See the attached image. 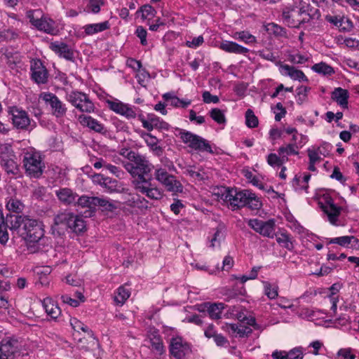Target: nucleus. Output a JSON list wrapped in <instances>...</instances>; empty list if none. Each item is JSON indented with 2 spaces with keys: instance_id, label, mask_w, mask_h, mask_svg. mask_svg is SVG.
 Segmentation results:
<instances>
[{
  "instance_id": "59",
  "label": "nucleus",
  "mask_w": 359,
  "mask_h": 359,
  "mask_svg": "<svg viewBox=\"0 0 359 359\" xmlns=\"http://www.w3.org/2000/svg\"><path fill=\"white\" fill-rule=\"evenodd\" d=\"M292 184L296 191L304 190L307 192L309 188L308 184L302 183V181L297 176H295L294 178Z\"/></svg>"
},
{
  "instance_id": "22",
  "label": "nucleus",
  "mask_w": 359,
  "mask_h": 359,
  "mask_svg": "<svg viewBox=\"0 0 359 359\" xmlns=\"http://www.w3.org/2000/svg\"><path fill=\"white\" fill-rule=\"evenodd\" d=\"M58 200L65 205H76L78 194L69 188H60L55 191Z\"/></svg>"
},
{
  "instance_id": "18",
  "label": "nucleus",
  "mask_w": 359,
  "mask_h": 359,
  "mask_svg": "<svg viewBox=\"0 0 359 359\" xmlns=\"http://www.w3.org/2000/svg\"><path fill=\"white\" fill-rule=\"evenodd\" d=\"M1 353L7 359H13L19 351L18 341L11 338L3 339L0 342Z\"/></svg>"
},
{
  "instance_id": "3",
  "label": "nucleus",
  "mask_w": 359,
  "mask_h": 359,
  "mask_svg": "<svg viewBox=\"0 0 359 359\" xmlns=\"http://www.w3.org/2000/svg\"><path fill=\"white\" fill-rule=\"evenodd\" d=\"M70 229L76 233H80L86 230V222L83 218L69 211H64L57 214L53 219L51 226L52 233L55 236H61L65 231Z\"/></svg>"
},
{
  "instance_id": "21",
  "label": "nucleus",
  "mask_w": 359,
  "mask_h": 359,
  "mask_svg": "<svg viewBox=\"0 0 359 359\" xmlns=\"http://www.w3.org/2000/svg\"><path fill=\"white\" fill-rule=\"evenodd\" d=\"M320 204L322 210L327 216L329 222L332 224L335 225L341 213V207L335 205L332 200L326 201L325 204Z\"/></svg>"
},
{
  "instance_id": "15",
  "label": "nucleus",
  "mask_w": 359,
  "mask_h": 359,
  "mask_svg": "<svg viewBox=\"0 0 359 359\" xmlns=\"http://www.w3.org/2000/svg\"><path fill=\"white\" fill-rule=\"evenodd\" d=\"M31 76L37 84H44L48 81V73L42 62L39 60H32L30 65Z\"/></svg>"
},
{
  "instance_id": "44",
  "label": "nucleus",
  "mask_w": 359,
  "mask_h": 359,
  "mask_svg": "<svg viewBox=\"0 0 359 359\" xmlns=\"http://www.w3.org/2000/svg\"><path fill=\"white\" fill-rule=\"evenodd\" d=\"M276 241L279 245L289 250H292L293 249V244L290 240V238L286 233H281L279 236H277Z\"/></svg>"
},
{
  "instance_id": "38",
  "label": "nucleus",
  "mask_w": 359,
  "mask_h": 359,
  "mask_svg": "<svg viewBox=\"0 0 359 359\" xmlns=\"http://www.w3.org/2000/svg\"><path fill=\"white\" fill-rule=\"evenodd\" d=\"M130 292L124 287H119L114 296V301L117 304L123 305L130 297Z\"/></svg>"
},
{
  "instance_id": "50",
  "label": "nucleus",
  "mask_w": 359,
  "mask_h": 359,
  "mask_svg": "<svg viewBox=\"0 0 359 359\" xmlns=\"http://www.w3.org/2000/svg\"><path fill=\"white\" fill-rule=\"evenodd\" d=\"M285 161L283 160V157L280 156H278L276 154H270L267 156V163L271 166H280Z\"/></svg>"
},
{
  "instance_id": "45",
  "label": "nucleus",
  "mask_w": 359,
  "mask_h": 359,
  "mask_svg": "<svg viewBox=\"0 0 359 359\" xmlns=\"http://www.w3.org/2000/svg\"><path fill=\"white\" fill-rule=\"evenodd\" d=\"M234 37L244 41L246 43H252L256 42L255 36L245 31L236 32Z\"/></svg>"
},
{
  "instance_id": "37",
  "label": "nucleus",
  "mask_w": 359,
  "mask_h": 359,
  "mask_svg": "<svg viewBox=\"0 0 359 359\" xmlns=\"http://www.w3.org/2000/svg\"><path fill=\"white\" fill-rule=\"evenodd\" d=\"M353 241L355 243H358V239L353 236H344L341 237H336L331 238L329 243L338 244L341 246L345 247Z\"/></svg>"
},
{
  "instance_id": "19",
  "label": "nucleus",
  "mask_w": 359,
  "mask_h": 359,
  "mask_svg": "<svg viewBox=\"0 0 359 359\" xmlns=\"http://www.w3.org/2000/svg\"><path fill=\"white\" fill-rule=\"evenodd\" d=\"M49 48L60 57L69 61H74V50L67 43L61 41H54L50 43Z\"/></svg>"
},
{
  "instance_id": "39",
  "label": "nucleus",
  "mask_w": 359,
  "mask_h": 359,
  "mask_svg": "<svg viewBox=\"0 0 359 359\" xmlns=\"http://www.w3.org/2000/svg\"><path fill=\"white\" fill-rule=\"evenodd\" d=\"M146 140L147 145L150 149L155 154V155L159 156L163 154V149L161 147L158 145V140L154 135H151L149 138Z\"/></svg>"
},
{
  "instance_id": "53",
  "label": "nucleus",
  "mask_w": 359,
  "mask_h": 359,
  "mask_svg": "<svg viewBox=\"0 0 359 359\" xmlns=\"http://www.w3.org/2000/svg\"><path fill=\"white\" fill-rule=\"evenodd\" d=\"M135 34L140 39L141 44L142 46L147 45V30L142 26H139L137 27Z\"/></svg>"
},
{
  "instance_id": "12",
  "label": "nucleus",
  "mask_w": 359,
  "mask_h": 359,
  "mask_svg": "<svg viewBox=\"0 0 359 359\" xmlns=\"http://www.w3.org/2000/svg\"><path fill=\"white\" fill-rule=\"evenodd\" d=\"M285 23L290 27H299L309 19V14L302 8H285L282 13Z\"/></svg>"
},
{
  "instance_id": "10",
  "label": "nucleus",
  "mask_w": 359,
  "mask_h": 359,
  "mask_svg": "<svg viewBox=\"0 0 359 359\" xmlns=\"http://www.w3.org/2000/svg\"><path fill=\"white\" fill-rule=\"evenodd\" d=\"M154 177L161 184H162L168 191L175 194L182 193L183 186L176 177L169 174L165 169L163 168H156L154 172Z\"/></svg>"
},
{
  "instance_id": "61",
  "label": "nucleus",
  "mask_w": 359,
  "mask_h": 359,
  "mask_svg": "<svg viewBox=\"0 0 359 359\" xmlns=\"http://www.w3.org/2000/svg\"><path fill=\"white\" fill-rule=\"evenodd\" d=\"M268 30H271L275 35L280 36H284L286 33L283 28L274 23L269 25Z\"/></svg>"
},
{
  "instance_id": "2",
  "label": "nucleus",
  "mask_w": 359,
  "mask_h": 359,
  "mask_svg": "<svg viewBox=\"0 0 359 359\" xmlns=\"http://www.w3.org/2000/svg\"><path fill=\"white\" fill-rule=\"evenodd\" d=\"M221 198L229 203L232 210L248 207L252 210H258L262 206L259 198L249 190L238 191L236 189H224Z\"/></svg>"
},
{
  "instance_id": "64",
  "label": "nucleus",
  "mask_w": 359,
  "mask_h": 359,
  "mask_svg": "<svg viewBox=\"0 0 359 359\" xmlns=\"http://www.w3.org/2000/svg\"><path fill=\"white\" fill-rule=\"evenodd\" d=\"M307 152L310 162L316 163L321 161V157L319 156L318 151L309 149Z\"/></svg>"
},
{
  "instance_id": "58",
  "label": "nucleus",
  "mask_w": 359,
  "mask_h": 359,
  "mask_svg": "<svg viewBox=\"0 0 359 359\" xmlns=\"http://www.w3.org/2000/svg\"><path fill=\"white\" fill-rule=\"evenodd\" d=\"M126 65L135 72H139L142 67V63L140 61L131 57L127 60Z\"/></svg>"
},
{
  "instance_id": "56",
  "label": "nucleus",
  "mask_w": 359,
  "mask_h": 359,
  "mask_svg": "<svg viewBox=\"0 0 359 359\" xmlns=\"http://www.w3.org/2000/svg\"><path fill=\"white\" fill-rule=\"evenodd\" d=\"M149 202L144 197L140 196L137 194L135 197V208L140 209H147L149 208Z\"/></svg>"
},
{
  "instance_id": "47",
  "label": "nucleus",
  "mask_w": 359,
  "mask_h": 359,
  "mask_svg": "<svg viewBox=\"0 0 359 359\" xmlns=\"http://www.w3.org/2000/svg\"><path fill=\"white\" fill-rule=\"evenodd\" d=\"M225 235L224 231H222V229L217 228L216 231L214 233L212 238L210 241V246L212 248H215L216 246H219L221 241L224 239Z\"/></svg>"
},
{
  "instance_id": "29",
  "label": "nucleus",
  "mask_w": 359,
  "mask_h": 359,
  "mask_svg": "<svg viewBox=\"0 0 359 359\" xmlns=\"http://www.w3.org/2000/svg\"><path fill=\"white\" fill-rule=\"evenodd\" d=\"M15 158H8L5 161H1L0 164L7 174L13 175L15 177L20 176V170L18 164L15 161Z\"/></svg>"
},
{
  "instance_id": "40",
  "label": "nucleus",
  "mask_w": 359,
  "mask_h": 359,
  "mask_svg": "<svg viewBox=\"0 0 359 359\" xmlns=\"http://www.w3.org/2000/svg\"><path fill=\"white\" fill-rule=\"evenodd\" d=\"M6 208L9 211L14 212H21L23 210V204L16 198H10L6 203Z\"/></svg>"
},
{
  "instance_id": "51",
  "label": "nucleus",
  "mask_w": 359,
  "mask_h": 359,
  "mask_svg": "<svg viewBox=\"0 0 359 359\" xmlns=\"http://www.w3.org/2000/svg\"><path fill=\"white\" fill-rule=\"evenodd\" d=\"M107 104L112 111L114 112L122 114L124 109L126 108V104L121 102H114V101H107Z\"/></svg>"
},
{
  "instance_id": "62",
  "label": "nucleus",
  "mask_w": 359,
  "mask_h": 359,
  "mask_svg": "<svg viewBox=\"0 0 359 359\" xmlns=\"http://www.w3.org/2000/svg\"><path fill=\"white\" fill-rule=\"evenodd\" d=\"M203 37L198 36V37L194 38L191 41H187L186 42L187 46L189 48H197L203 43Z\"/></svg>"
},
{
  "instance_id": "16",
  "label": "nucleus",
  "mask_w": 359,
  "mask_h": 359,
  "mask_svg": "<svg viewBox=\"0 0 359 359\" xmlns=\"http://www.w3.org/2000/svg\"><path fill=\"white\" fill-rule=\"evenodd\" d=\"M191 351L189 344L181 337L172 338L170 344V353L176 359H183Z\"/></svg>"
},
{
  "instance_id": "49",
  "label": "nucleus",
  "mask_w": 359,
  "mask_h": 359,
  "mask_svg": "<svg viewBox=\"0 0 359 359\" xmlns=\"http://www.w3.org/2000/svg\"><path fill=\"white\" fill-rule=\"evenodd\" d=\"M265 294L271 299H273L278 297V287L272 286L269 283L264 282Z\"/></svg>"
},
{
  "instance_id": "48",
  "label": "nucleus",
  "mask_w": 359,
  "mask_h": 359,
  "mask_svg": "<svg viewBox=\"0 0 359 359\" xmlns=\"http://www.w3.org/2000/svg\"><path fill=\"white\" fill-rule=\"evenodd\" d=\"M150 343L152 350L157 351L159 354L163 352V342L159 336H154L153 338H151Z\"/></svg>"
},
{
  "instance_id": "8",
  "label": "nucleus",
  "mask_w": 359,
  "mask_h": 359,
  "mask_svg": "<svg viewBox=\"0 0 359 359\" xmlns=\"http://www.w3.org/2000/svg\"><path fill=\"white\" fill-rule=\"evenodd\" d=\"M179 136L182 141L195 151L213 154L214 151L208 140L185 130H180Z\"/></svg>"
},
{
  "instance_id": "36",
  "label": "nucleus",
  "mask_w": 359,
  "mask_h": 359,
  "mask_svg": "<svg viewBox=\"0 0 359 359\" xmlns=\"http://www.w3.org/2000/svg\"><path fill=\"white\" fill-rule=\"evenodd\" d=\"M15 158L12 146L10 144H2L0 145V162L5 161L8 158Z\"/></svg>"
},
{
  "instance_id": "27",
  "label": "nucleus",
  "mask_w": 359,
  "mask_h": 359,
  "mask_svg": "<svg viewBox=\"0 0 359 359\" xmlns=\"http://www.w3.org/2000/svg\"><path fill=\"white\" fill-rule=\"evenodd\" d=\"M224 329L232 334H237L240 337H248L252 332L250 327L241 324H226Z\"/></svg>"
},
{
  "instance_id": "20",
  "label": "nucleus",
  "mask_w": 359,
  "mask_h": 359,
  "mask_svg": "<svg viewBox=\"0 0 359 359\" xmlns=\"http://www.w3.org/2000/svg\"><path fill=\"white\" fill-rule=\"evenodd\" d=\"M78 120L81 126L88 128L90 130L100 134H106L107 133V128L104 126L98 121L97 119L90 116L80 115Z\"/></svg>"
},
{
  "instance_id": "31",
  "label": "nucleus",
  "mask_w": 359,
  "mask_h": 359,
  "mask_svg": "<svg viewBox=\"0 0 359 359\" xmlns=\"http://www.w3.org/2000/svg\"><path fill=\"white\" fill-rule=\"evenodd\" d=\"M95 203L96 207L97 206L100 208L101 210L103 212H112L118 208L116 202L111 200H109L104 197H97Z\"/></svg>"
},
{
  "instance_id": "5",
  "label": "nucleus",
  "mask_w": 359,
  "mask_h": 359,
  "mask_svg": "<svg viewBox=\"0 0 359 359\" xmlns=\"http://www.w3.org/2000/svg\"><path fill=\"white\" fill-rule=\"evenodd\" d=\"M124 168L133 180H142L151 172L153 165L145 156L137 153L133 154L130 161L124 163Z\"/></svg>"
},
{
  "instance_id": "32",
  "label": "nucleus",
  "mask_w": 359,
  "mask_h": 359,
  "mask_svg": "<svg viewBox=\"0 0 359 359\" xmlns=\"http://www.w3.org/2000/svg\"><path fill=\"white\" fill-rule=\"evenodd\" d=\"M96 196H81L80 197L78 196L76 201V205L81 208H88L90 209L91 213L95 212L96 208Z\"/></svg>"
},
{
  "instance_id": "60",
  "label": "nucleus",
  "mask_w": 359,
  "mask_h": 359,
  "mask_svg": "<svg viewBox=\"0 0 359 359\" xmlns=\"http://www.w3.org/2000/svg\"><path fill=\"white\" fill-rule=\"evenodd\" d=\"M104 168L108 170L111 174L116 175L118 177H120L123 174V170L118 167H116V165H111L107 162L105 163Z\"/></svg>"
},
{
  "instance_id": "34",
  "label": "nucleus",
  "mask_w": 359,
  "mask_h": 359,
  "mask_svg": "<svg viewBox=\"0 0 359 359\" xmlns=\"http://www.w3.org/2000/svg\"><path fill=\"white\" fill-rule=\"evenodd\" d=\"M8 227V226L4 219L3 212L0 210V243L2 245H6L9 238Z\"/></svg>"
},
{
  "instance_id": "13",
  "label": "nucleus",
  "mask_w": 359,
  "mask_h": 359,
  "mask_svg": "<svg viewBox=\"0 0 359 359\" xmlns=\"http://www.w3.org/2000/svg\"><path fill=\"white\" fill-rule=\"evenodd\" d=\"M39 97L50 106L51 114L56 118H63L66 115L67 109L65 104L54 93L43 92Z\"/></svg>"
},
{
  "instance_id": "7",
  "label": "nucleus",
  "mask_w": 359,
  "mask_h": 359,
  "mask_svg": "<svg viewBox=\"0 0 359 359\" xmlns=\"http://www.w3.org/2000/svg\"><path fill=\"white\" fill-rule=\"evenodd\" d=\"M179 136L182 141L195 151L213 154L214 151L208 140L185 130H180Z\"/></svg>"
},
{
  "instance_id": "25",
  "label": "nucleus",
  "mask_w": 359,
  "mask_h": 359,
  "mask_svg": "<svg viewBox=\"0 0 359 359\" xmlns=\"http://www.w3.org/2000/svg\"><path fill=\"white\" fill-rule=\"evenodd\" d=\"M219 48L225 52L235 54H245L249 51L248 48L230 41H224L221 43Z\"/></svg>"
},
{
  "instance_id": "1",
  "label": "nucleus",
  "mask_w": 359,
  "mask_h": 359,
  "mask_svg": "<svg viewBox=\"0 0 359 359\" xmlns=\"http://www.w3.org/2000/svg\"><path fill=\"white\" fill-rule=\"evenodd\" d=\"M14 228H19L20 236L26 241L27 249L31 253L38 252L40 248L36 245L44 236L42 223L28 216L16 218Z\"/></svg>"
},
{
  "instance_id": "24",
  "label": "nucleus",
  "mask_w": 359,
  "mask_h": 359,
  "mask_svg": "<svg viewBox=\"0 0 359 359\" xmlns=\"http://www.w3.org/2000/svg\"><path fill=\"white\" fill-rule=\"evenodd\" d=\"M102 184L103 188L109 193H126L128 191V189L123 187L121 182L108 177L102 182Z\"/></svg>"
},
{
  "instance_id": "4",
  "label": "nucleus",
  "mask_w": 359,
  "mask_h": 359,
  "mask_svg": "<svg viewBox=\"0 0 359 359\" xmlns=\"http://www.w3.org/2000/svg\"><path fill=\"white\" fill-rule=\"evenodd\" d=\"M23 167L30 177L39 178L45 168L40 152L34 148H29L23 152Z\"/></svg>"
},
{
  "instance_id": "46",
  "label": "nucleus",
  "mask_w": 359,
  "mask_h": 359,
  "mask_svg": "<svg viewBox=\"0 0 359 359\" xmlns=\"http://www.w3.org/2000/svg\"><path fill=\"white\" fill-rule=\"evenodd\" d=\"M138 12L142 13V18L143 20L153 18L156 13L155 9L151 6L148 4L141 6Z\"/></svg>"
},
{
  "instance_id": "17",
  "label": "nucleus",
  "mask_w": 359,
  "mask_h": 359,
  "mask_svg": "<svg viewBox=\"0 0 359 359\" xmlns=\"http://www.w3.org/2000/svg\"><path fill=\"white\" fill-rule=\"evenodd\" d=\"M13 126L18 129L27 130L30 125V118L27 112L13 107L10 110Z\"/></svg>"
},
{
  "instance_id": "43",
  "label": "nucleus",
  "mask_w": 359,
  "mask_h": 359,
  "mask_svg": "<svg viewBox=\"0 0 359 359\" xmlns=\"http://www.w3.org/2000/svg\"><path fill=\"white\" fill-rule=\"evenodd\" d=\"M245 123L248 128H255L258 126V118L252 109H248L245 112Z\"/></svg>"
},
{
  "instance_id": "42",
  "label": "nucleus",
  "mask_w": 359,
  "mask_h": 359,
  "mask_svg": "<svg viewBox=\"0 0 359 359\" xmlns=\"http://www.w3.org/2000/svg\"><path fill=\"white\" fill-rule=\"evenodd\" d=\"M210 116L219 124H224L226 121L224 112L218 108L212 109L210 111Z\"/></svg>"
},
{
  "instance_id": "30",
  "label": "nucleus",
  "mask_w": 359,
  "mask_h": 359,
  "mask_svg": "<svg viewBox=\"0 0 359 359\" xmlns=\"http://www.w3.org/2000/svg\"><path fill=\"white\" fill-rule=\"evenodd\" d=\"M278 152L279 156H282L285 161H287L288 156L299 154V147L297 143L290 142L289 144L279 147Z\"/></svg>"
},
{
  "instance_id": "52",
  "label": "nucleus",
  "mask_w": 359,
  "mask_h": 359,
  "mask_svg": "<svg viewBox=\"0 0 359 359\" xmlns=\"http://www.w3.org/2000/svg\"><path fill=\"white\" fill-rule=\"evenodd\" d=\"M287 359H303V351L302 348H294L289 352H286Z\"/></svg>"
},
{
  "instance_id": "14",
  "label": "nucleus",
  "mask_w": 359,
  "mask_h": 359,
  "mask_svg": "<svg viewBox=\"0 0 359 359\" xmlns=\"http://www.w3.org/2000/svg\"><path fill=\"white\" fill-rule=\"evenodd\" d=\"M248 226L260 235L273 238L275 235V222L273 219L262 221L258 219H249L247 220Z\"/></svg>"
},
{
  "instance_id": "6",
  "label": "nucleus",
  "mask_w": 359,
  "mask_h": 359,
  "mask_svg": "<svg viewBox=\"0 0 359 359\" xmlns=\"http://www.w3.org/2000/svg\"><path fill=\"white\" fill-rule=\"evenodd\" d=\"M131 184L137 194L144 195L151 200H161L163 196V191L151 183V178L133 180Z\"/></svg>"
},
{
  "instance_id": "23",
  "label": "nucleus",
  "mask_w": 359,
  "mask_h": 359,
  "mask_svg": "<svg viewBox=\"0 0 359 359\" xmlns=\"http://www.w3.org/2000/svg\"><path fill=\"white\" fill-rule=\"evenodd\" d=\"M280 73L284 76H288L294 80L307 81V78L301 70L296 69L294 67L288 65H283L278 62Z\"/></svg>"
},
{
  "instance_id": "35",
  "label": "nucleus",
  "mask_w": 359,
  "mask_h": 359,
  "mask_svg": "<svg viewBox=\"0 0 359 359\" xmlns=\"http://www.w3.org/2000/svg\"><path fill=\"white\" fill-rule=\"evenodd\" d=\"M224 309V305L222 303L212 304L208 307V312L212 319H219Z\"/></svg>"
},
{
  "instance_id": "55",
  "label": "nucleus",
  "mask_w": 359,
  "mask_h": 359,
  "mask_svg": "<svg viewBox=\"0 0 359 359\" xmlns=\"http://www.w3.org/2000/svg\"><path fill=\"white\" fill-rule=\"evenodd\" d=\"M187 173L190 177L196 179L198 180H204L207 177L205 176V173L201 170H198L197 171L190 168L187 170Z\"/></svg>"
},
{
  "instance_id": "9",
  "label": "nucleus",
  "mask_w": 359,
  "mask_h": 359,
  "mask_svg": "<svg viewBox=\"0 0 359 359\" xmlns=\"http://www.w3.org/2000/svg\"><path fill=\"white\" fill-rule=\"evenodd\" d=\"M26 15L29 20L30 23L38 30L47 34H53L55 31L54 21L44 16L41 10H30L27 12Z\"/></svg>"
},
{
  "instance_id": "26",
  "label": "nucleus",
  "mask_w": 359,
  "mask_h": 359,
  "mask_svg": "<svg viewBox=\"0 0 359 359\" xmlns=\"http://www.w3.org/2000/svg\"><path fill=\"white\" fill-rule=\"evenodd\" d=\"M46 313L53 319H57L61 314L60 309L50 298H45L42 302Z\"/></svg>"
},
{
  "instance_id": "11",
  "label": "nucleus",
  "mask_w": 359,
  "mask_h": 359,
  "mask_svg": "<svg viewBox=\"0 0 359 359\" xmlns=\"http://www.w3.org/2000/svg\"><path fill=\"white\" fill-rule=\"evenodd\" d=\"M67 100L81 112L93 113L95 107L88 95L80 91H72L67 95Z\"/></svg>"
},
{
  "instance_id": "54",
  "label": "nucleus",
  "mask_w": 359,
  "mask_h": 359,
  "mask_svg": "<svg viewBox=\"0 0 359 359\" xmlns=\"http://www.w3.org/2000/svg\"><path fill=\"white\" fill-rule=\"evenodd\" d=\"M337 355L342 357L344 359H355V355L353 353L351 348H340L337 352Z\"/></svg>"
},
{
  "instance_id": "57",
  "label": "nucleus",
  "mask_w": 359,
  "mask_h": 359,
  "mask_svg": "<svg viewBox=\"0 0 359 359\" xmlns=\"http://www.w3.org/2000/svg\"><path fill=\"white\" fill-rule=\"evenodd\" d=\"M203 100L205 103H217L219 101L218 96L212 95L208 91H205L202 95Z\"/></svg>"
},
{
  "instance_id": "41",
  "label": "nucleus",
  "mask_w": 359,
  "mask_h": 359,
  "mask_svg": "<svg viewBox=\"0 0 359 359\" xmlns=\"http://www.w3.org/2000/svg\"><path fill=\"white\" fill-rule=\"evenodd\" d=\"M312 69L317 73L323 74L324 75H331L334 73L333 68L324 62L314 65L312 67Z\"/></svg>"
},
{
  "instance_id": "28",
  "label": "nucleus",
  "mask_w": 359,
  "mask_h": 359,
  "mask_svg": "<svg viewBox=\"0 0 359 359\" xmlns=\"http://www.w3.org/2000/svg\"><path fill=\"white\" fill-rule=\"evenodd\" d=\"M332 98L335 100L342 108H348V93L347 90L337 88L332 92Z\"/></svg>"
},
{
  "instance_id": "63",
  "label": "nucleus",
  "mask_w": 359,
  "mask_h": 359,
  "mask_svg": "<svg viewBox=\"0 0 359 359\" xmlns=\"http://www.w3.org/2000/svg\"><path fill=\"white\" fill-rule=\"evenodd\" d=\"M127 195L124 197V203L131 208H135V197L133 194L128 192V191L126 193Z\"/></svg>"
},
{
  "instance_id": "33",
  "label": "nucleus",
  "mask_w": 359,
  "mask_h": 359,
  "mask_svg": "<svg viewBox=\"0 0 359 359\" xmlns=\"http://www.w3.org/2000/svg\"><path fill=\"white\" fill-rule=\"evenodd\" d=\"M109 27L108 21H104L100 23L89 24L83 27L85 33L87 35H93L96 33L103 32Z\"/></svg>"
}]
</instances>
